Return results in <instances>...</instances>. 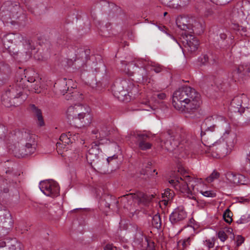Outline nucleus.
I'll list each match as a JSON object with an SVG mask.
<instances>
[{
  "label": "nucleus",
  "mask_w": 250,
  "mask_h": 250,
  "mask_svg": "<svg viewBox=\"0 0 250 250\" xmlns=\"http://www.w3.org/2000/svg\"><path fill=\"white\" fill-rule=\"evenodd\" d=\"M201 103L200 95L190 86H183L173 94V105L182 112L192 115L198 111Z\"/></svg>",
  "instance_id": "nucleus-1"
},
{
  "label": "nucleus",
  "mask_w": 250,
  "mask_h": 250,
  "mask_svg": "<svg viewBox=\"0 0 250 250\" xmlns=\"http://www.w3.org/2000/svg\"><path fill=\"white\" fill-rule=\"evenodd\" d=\"M9 141L13 144L14 147L12 149L15 157L20 158L30 155L36 150L37 141L35 134L29 131L22 129L15 130L9 136Z\"/></svg>",
  "instance_id": "nucleus-2"
},
{
  "label": "nucleus",
  "mask_w": 250,
  "mask_h": 250,
  "mask_svg": "<svg viewBox=\"0 0 250 250\" xmlns=\"http://www.w3.org/2000/svg\"><path fill=\"white\" fill-rule=\"evenodd\" d=\"M225 124L227 131L223 132L220 140L202 150L201 153H207L208 156L215 158H222L230 153L236 143V136L231 131L229 124Z\"/></svg>",
  "instance_id": "nucleus-3"
},
{
  "label": "nucleus",
  "mask_w": 250,
  "mask_h": 250,
  "mask_svg": "<svg viewBox=\"0 0 250 250\" xmlns=\"http://www.w3.org/2000/svg\"><path fill=\"white\" fill-rule=\"evenodd\" d=\"M186 19H182L177 21L178 27L185 32L182 33V42L186 50L191 53L195 52L198 49L199 42L198 39L194 37L192 33L200 34L203 31V27L201 23L192 20V23H186Z\"/></svg>",
  "instance_id": "nucleus-4"
},
{
  "label": "nucleus",
  "mask_w": 250,
  "mask_h": 250,
  "mask_svg": "<svg viewBox=\"0 0 250 250\" xmlns=\"http://www.w3.org/2000/svg\"><path fill=\"white\" fill-rule=\"evenodd\" d=\"M24 81L17 80L16 83L8 89L1 96L2 104L5 107H10L17 106L18 103L23 102L27 98V94H22Z\"/></svg>",
  "instance_id": "nucleus-5"
},
{
  "label": "nucleus",
  "mask_w": 250,
  "mask_h": 250,
  "mask_svg": "<svg viewBox=\"0 0 250 250\" xmlns=\"http://www.w3.org/2000/svg\"><path fill=\"white\" fill-rule=\"evenodd\" d=\"M90 110L89 107L82 104L70 106L66 111V117L70 125L75 126L90 123Z\"/></svg>",
  "instance_id": "nucleus-6"
},
{
  "label": "nucleus",
  "mask_w": 250,
  "mask_h": 250,
  "mask_svg": "<svg viewBox=\"0 0 250 250\" xmlns=\"http://www.w3.org/2000/svg\"><path fill=\"white\" fill-rule=\"evenodd\" d=\"M168 135L167 140L166 141H161L160 145L162 148L167 151L172 152L176 151L179 146L183 148L184 146L186 150H188L187 147L189 148V144L187 139L188 135L184 129H178L172 135H171L169 132H168Z\"/></svg>",
  "instance_id": "nucleus-7"
},
{
  "label": "nucleus",
  "mask_w": 250,
  "mask_h": 250,
  "mask_svg": "<svg viewBox=\"0 0 250 250\" xmlns=\"http://www.w3.org/2000/svg\"><path fill=\"white\" fill-rule=\"evenodd\" d=\"M229 124L225 118L219 115H214L207 118L201 125V136L202 140H205L206 139V135L207 133L208 136L211 135L215 127L217 126L221 131L223 132L227 131L225 124Z\"/></svg>",
  "instance_id": "nucleus-8"
},
{
  "label": "nucleus",
  "mask_w": 250,
  "mask_h": 250,
  "mask_svg": "<svg viewBox=\"0 0 250 250\" xmlns=\"http://www.w3.org/2000/svg\"><path fill=\"white\" fill-rule=\"evenodd\" d=\"M169 183L177 191L185 195L191 193V188H192V190H194L193 183H195V181L192 177L188 175L171 179L169 181Z\"/></svg>",
  "instance_id": "nucleus-9"
},
{
  "label": "nucleus",
  "mask_w": 250,
  "mask_h": 250,
  "mask_svg": "<svg viewBox=\"0 0 250 250\" xmlns=\"http://www.w3.org/2000/svg\"><path fill=\"white\" fill-rule=\"evenodd\" d=\"M19 5L18 2H5L0 9V18L3 22H10L13 18L18 17Z\"/></svg>",
  "instance_id": "nucleus-10"
},
{
  "label": "nucleus",
  "mask_w": 250,
  "mask_h": 250,
  "mask_svg": "<svg viewBox=\"0 0 250 250\" xmlns=\"http://www.w3.org/2000/svg\"><path fill=\"white\" fill-rule=\"evenodd\" d=\"M133 84L130 83L129 87ZM128 83L125 80H123L119 83H116L113 88L114 95L120 101H128L130 100L132 92L129 89Z\"/></svg>",
  "instance_id": "nucleus-11"
},
{
  "label": "nucleus",
  "mask_w": 250,
  "mask_h": 250,
  "mask_svg": "<svg viewBox=\"0 0 250 250\" xmlns=\"http://www.w3.org/2000/svg\"><path fill=\"white\" fill-rule=\"evenodd\" d=\"M249 99L245 94H240L235 96L232 100L229 110L232 112L242 114L243 109L249 105Z\"/></svg>",
  "instance_id": "nucleus-12"
},
{
  "label": "nucleus",
  "mask_w": 250,
  "mask_h": 250,
  "mask_svg": "<svg viewBox=\"0 0 250 250\" xmlns=\"http://www.w3.org/2000/svg\"><path fill=\"white\" fill-rule=\"evenodd\" d=\"M40 188L45 195L52 197L58 196L60 194L58 184L53 180H45L40 182Z\"/></svg>",
  "instance_id": "nucleus-13"
},
{
  "label": "nucleus",
  "mask_w": 250,
  "mask_h": 250,
  "mask_svg": "<svg viewBox=\"0 0 250 250\" xmlns=\"http://www.w3.org/2000/svg\"><path fill=\"white\" fill-rule=\"evenodd\" d=\"M21 79L24 81L23 84L25 85V86H23L22 94H24L23 91L26 87H30V90L35 93H39L41 92V78L38 76H30L28 77L27 79H26V76H24V79L22 77H17V80L19 79L20 81Z\"/></svg>",
  "instance_id": "nucleus-14"
},
{
  "label": "nucleus",
  "mask_w": 250,
  "mask_h": 250,
  "mask_svg": "<svg viewBox=\"0 0 250 250\" xmlns=\"http://www.w3.org/2000/svg\"><path fill=\"white\" fill-rule=\"evenodd\" d=\"M99 145L100 143L98 142H93L86 154V160L88 163L91 165L98 162L99 154L101 152Z\"/></svg>",
  "instance_id": "nucleus-15"
},
{
  "label": "nucleus",
  "mask_w": 250,
  "mask_h": 250,
  "mask_svg": "<svg viewBox=\"0 0 250 250\" xmlns=\"http://www.w3.org/2000/svg\"><path fill=\"white\" fill-rule=\"evenodd\" d=\"M187 217V213L183 206L176 208L169 216V220L173 225L185 219Z\"/></svg>",
  "instance_id": "nucleus-16"
},
{
  "label": "nucleus",
  "mask_w": 250,
  "mask_h": 250,
  "mask_svg": "<svg viewBox=\"0 0 250 250\" xmlns=\"http://www.w3.org/2000/svg\"><path fill=\"white\" fill-rule=\"evenodd\" d=\"M92 133L95 135L93 138L102 140L110 134V127L105 124H103L99 126L98 128L93 130Z\"/></svg>",
  "instance_id": "nucleus-17"
},
{
  "label": "nucleus",
  "mask_w": 250,
  "mask_h": 250,
  "mask_svg": "<svg viewBox=\"0 0 250 250\" xmlns=\"http://www.w3.org/2000/svg\"><path fill=\"white\" fill-rule=\"evenodd\" d=\"M1 227L6 230L10 229L13 226L14 221L10 212L6 210L1 211L0 214Z\"/></svg>",
  "instance_id": "nucleus-18"
},
{
  "label": "nucleus",
  "mask_w": 250,
  "mask_h": 250,
  "mask_svg": "<svg viewBox=\"0 0 250 250\" xmlns=\"http://www.w3.org/2000/svg\"><path fill=\"white\" fill-rule=\"evenodd\" d=\"M227 180L232 185H245V177L241 174H236L234 173L229 172L226 174Z\"/></svg>",
  "instance_id": "nucleus-19"
},
{
  "label": "nucleus",
  "mask_w": 250,
  "mask_h": 250,
  "mask_svg": "<svg viewBox=\"0 0 250 250\" xmlns=\"http://www.w3.org/2000/svg\"><path fill=\"white\" fill-rule=\"evenodd\" d=\"M146 62L144 60H139L137 61L136 64L139 67L137 71L138 74L140 75V78H138L139 81L144 82L147 81L148 78L147 72L144 65L146 64Z\"/></svg>",
  "instance_id": "nucleus-20"
},
{
  "label": "nucleus",
  "mask_w": 250,
  "mask_h": 250,
  "mask_svg": "<svg viewBox=\"0 0 250 250\" xmlns=\"http://www.w3.org/2000/svg\"><path fill=\"white\" fill-rule=\"evenodd\" d=\"M148 136L144 134H140L137 135L138 145L140 149L143 150H146L151 148L152 145L146 142Z\"/></svg>",
  "instance_id": "nucleus-21"
},
{
  "label": "nucleus",
  "mask_w": 250,
  "mask_h": 250,
  "mask_svg": "<svg viewBox=\"0 0 250 250\" xmlns=\"http://www.w3.org/2000/svg\"><path fill=\"white\" fill-rule=\"evenodd\" d=\"M233 77L238 76L240 78L243 79L244 76H249L250 75V65H240L236 70L233 72Z\"/></svg>",
  "instance_id": "nucleus-22"
},
{
  "label": "nucleus",
  "mask_w": 250,
  "mask_h": 250,
  "mask_svg": "<svg viewBox=\"0 0 250 250\" xmlns=\"http://www.w3.org/2000/svg\"><path fill=\"white\" fill-rule=\"evenodd\" d=\"M18 242L15 238H6L4 240H0V248L3 249L8 246L10 250H16V245Z\"/></svg>",
  "instance_id": "nucleus-23"
},
{
  "label": "nucleus",
  "mask_w": 250,
  "mask_h": 250,
  "mask_svg": "<svg viewBox=\"0 0 250 250\" xmlns=\"http://www.w3.org/2000/svg\"><path fill=\"white\" fill-rule=\"evenodd\" d=\"M60 210V208L57 205L46 204L42 209V211L45 216L51 215L54 217L57 211Z\"/></svg>",
  "instance_id": "nucleus-24"
},
{
  "label": "nucleus",
  "mask_w": 250,
  "mask_h": 250,
  "mask_svg": "<svg viewBox=\"0 0 250 250\" xmlns=\"http://www.w3.org/2000/svg\"><path fill=\"white\" fill-rule=\"evenodd\" d=\"M71 91L65 95L67 100H73L80 101L83 99V95L80 94L76 89L71 87Z\"/></svg>",
  "instance_id": "nucleus-25"
},
{
  "label": "nucleus",
  "mask_w": 250,
  "mask_h": 250,
  "mask_svg": "<svg viewBox=\"0 0 250 250\" xmlns=\"http://www.w3.org/2000/svg\"><path fill=\"white\" fill-rule=\"evenodd\" d=\"M144 197V194L141 192H136V193H130L128 194H126L124 195L122 197L121 201L125 202L126 201H131L134 199H137L139 200H141L142 198Z\"/></svg>",
  "instance_id": "nucleus-26"
},
{
  "label": "nucleus",
  "mask_w": 250,
  "mask_h": 250,
  "mask_svg": "<svg viewBox=\"0 0 250 250\" xmlns=\"http://www.w3.org/2000/svg\"><path fill=\"white\" fill-rule=\"evenodd\" d=\"M30 108L32 112L37 116L38 120V124L40 126L44 125V121L41 110L38 109L34 104H31Z\"/></svg>",
  "instance_id": "nucleus-27"
},
{
  "label": "nucleus",
  "mask_w": 250,
  "mask_h": 250,
  "mask_svg": "<svg viewBox=\"0 0 250 250\" xmlns=\"http://www.w3.org/2000/svg\"><path fill=\"white\" fill-rule=\"evenodd\" d=\"M71 89V88L69 89V87L67 86V83L65 80H63L59 83L58 90L63 95H64L65 94L66 95L69 92H70Z\"/></svg>",
  "instance_id": "nucleus-28"
},
{
  "label": "nucleus",
  "mask_w": 250,
  "mask_h": 250,
  "mask_svg": "<svg viewBox=\"0 0 250 250\" xmlns=\"http://www.w3.org/2000/svg\"><path fill=\"white\" fill-rule=\"evenodd\" d=\"M201 62L203 64L208 63L214 64L215 63V58L211 54H204L200 58Z\"/></svg>",
  "instance_id": "nucleus-29"
},
{
  "label": "nucleus",
  "mask_w": 250,
  "mask_h": 250,
  "mask_svg": "<svg viewBox=\"0 0 250 250\" xmlns=\"http://www.w3.org/2000/svg\"><path fill=\"white\" fill-rule=\"evenodd\" d=\"M161 219L160 217V215L159 213H157L153 216L152 220V226L158 229H160L161 227Z\"/></svg>",
  "instance_id": "nucleus-30"
},
{
  "label": "nucleus",
  "mask_w": 250,
  "mask_h": 250,
  "mask_svg": "<svg viewBox=\"0 0 250 250\" xmlns=\"http://www.w3.org/2000/svg\"><path fill=\"white\" fill-rule=\"evenodd\" d=\"M25 48L27 50L26 53L30 56L31 54V51L35 49L32 41L30 40H25L24 42Z\"/></svg>",
  "instance_id": "nucleus-31"
},
{
  "label": "nucleus",
  "mask_w": 250,
  "mask_h": 250,
  "mask_svg": "<svg viewBox=\"0 0 250 250\" xmlns=\"http://www.w3.org/2000/svg\"><path fill=\"white\" fill-rule=\"evenodd\" d=\"M3 44L6 49H10L11 44L13 43V40L10 35L4 36L2 39Z\"/></svg>",
  "instance_id": "nucleus-32"
},
{
  "label": "nucleus",
  "mask_w": 250,
  "mask_h": 250,
  "mask_svg": "<svg viewBox=\"0 0 250 250\" xmlns=\"http://www.w3.org/2000/svg\"><path fill=\"white\" fill-rule=\"evenodd\" d=\"M232 212L229 209L227 208L223 213V218L226 222L230 223L232 221Z\"/></svg>",
  "instance_id": "nucleus-33"
},
{
  "label": "nucleus",
  "mask_w": 250,
  "mask_h": 250,
  "mask_svg": "<svg viewBox=\"0 0 250 250\" xmlns=\"http://www.w3.org/2000/svg\"><path fill=\"white\" fill-rule=\"evenodd\" d=\"M250 221V215L249 214H245L242 215L241 217L236 221V223L238 224H245Z\"/></svg>",
  "instance_id": "nucleus-34"
},
{
  "label": "nucleus",
  "mask_w": 250,
  "mask_h": 250,
  "mask_svg": "<svg viewBox=\"0 0 250 250\" xmlns=\"http://www.w3.org/2000/svg\"><path fill=\"white\" fill-rule=\"evenodd\" d=\"M220 176V173L216 170H213L212 173L206 178L208 183H211L214 180L217 179Z\"/></svg>",
  "instance_id": "nucleus-35"
},
{
  "label": "nucleus",
  "mask_w": 250,
  "mask_h": 250,
  "mask_svg": "<svg viewBox=\"0 0 250 250\" xmlns=\"http://www.w3.org/2000/svg\"><path fill=\"white\" fill-rule=\"evenodd\" d=\"M174 192L169 188H167L165 190L164 193L162 194L163 197H167L168 200L172 199L174 197Z\"/></svg>",
  "instance_id": "nucleus-36"
},
{
  "label": "nucleus",
  "mask_w": 250,
  "mask_h": 250,
  "mask_svg": "<svg viewBox=\"0 0 250 250\" xmlns=\"http://www.w3.org/2000/svg\"><path fill=\"white\" fill-rule=\"evenodd\" d=\"M215 239L212 238L210 239H208L204 241V244L208 249L213 248L214 247Z\"/></svg>",
  "instance_id": "nucleus-37"
},
{
  "label": "nucleus",
  "mask_w": 250,
  "mask_h": 250,
  "mask_svg": "<svg viewBox=\"0 0 250 250\" xmlns=\"http://www.w3.org/2000/svg\"><path fill=\"white\" fill-rule=\"evenodd\" d=\"M60 140L62 142V144H64V145L69 144L71 142V139L70 137H69L65 134H62L61 135L60 137Z\"/></svg>",
  "instance_id": "nucleus-38"
},
{
  "label": "nucleus",
  "mask_w": 250,
  "mask_h": 250,
  "mask_svg": "<svg viewBox=\"0 0 250 250\" xmlns=\"http://www.w3.org/2000/svg\"><path fill=\"white\" fill-rule=\"evenodd\" d=\"M191 238L188 237L187 239L180 240L179 243H181L184 249L187 248L189 245H190Z\"/></svg>",
  "instance_id": "nucleus-39"
},
{
  "label": "nucleus",
  "mask_w": 250,
  "mask_h": 250,
  "mask_svg": "<svg viewBox=\"0 0 250 250\" xmlns=\"http://www.w3.org/2000/svg\"><path fill=\"white\" fill-rule=\"evenodd\" d=\"M200 193L207 197H214L216 196V193L211 190L201 191Z\"/></svg>",
  "instance_id": "nucleus-40"
},
{
  "label": "nucleus",
  "mask_w": 250,
  "mask_h": 250,
  "mask_svg": "<svg viewBox=\"0 0 250 250\" xmlns=\"http://www.w3.org/2000/svg\"><path fill=\"white\" fill-rule=\"evenodd\" d=\"M205 16L206 17H214V12L212 8L207 9L204 13Z\"/></svg>",
  "instance_id": "nucleus-41"
},
{
  "label": "nucleus",
  "mask_w": 250,
  "mask_h": 250,
  "mask_svg": "<svg viewBox=\"0 0 250 250\" xmlns=\"http://www.w3.org/2000/svg\"><path fill=\"white\" fill-rule=\"evenodd\" d=\"M3 71L4 73L9 71V66L8 64L4 63L2 62H0V72Z\"/></svg>",
  "instance_id": "nucleus-42"
},
{
  "label": "nucleus",
  "mask_w": 250,
  "mask_h": 250,
  "mask_svg": "<svg viewBox=\"0 0 250 250\" xmlns=\"http://www.w3.org/2000/svg\"><path fill=\"white\" fill-rule=\"evenodd\" d=\"M218 237L222 242H224L228 238L227 234L223 230L219 231L218 232Z\"/></svg>",
  "instance_id": "nucleus-43"
},
{
  "label": "nucleus",
  "mask_w": 250,
  "mask_h": 250,
  "mask_svg": "<svg viewBox=\"0 0 250 250\" xmlns=\"http://www.w3.org/2000/svg\"><path fill=\"white\" fill-rule=\"evenodd\" d=\"M163 69V68L162 66L157 64L152 66L151 68L152 71H154L156 73H160Z\"/></svg>",
  "instance_id": "nucleus-44"
},
{
  "label": "nucleus",
  "mask_w": 250,
  "mask_h": 250,
  "mask_svg": "<svg viewBox=\"0 0 250 250\" xmlns=\"http://www.w3.org/2000/svg\"><path fill=\"white\" fill-rule=\"evenodd\" d=\"M244 113L246 118L248 121H250V107H246V108L243 109V111L242 112V113Z\"/></svg>",
  "instance_id": "nucleus-45"
},
{
  "label": "nucleus",
  "mask_w": 250,
  "mask_h": 250,
  "mask_svg": "<svg viewBox=\"0 0 250 250\" xmlns=\"http://www.w3.org/2000/svg\"><path fill=\"white\" fill-rule=\"evenodd\" d=\"M190 0H179V4L181 7H185L188 5Z\"/></svg>",
  "instance_id": "nucleus-46"
},
{
  "label": "nucleus",
  "mask_w": 250,
  "mask_h": 250,
  "mask_svg": "<svg viewBox=\"0 0 250 250\" xmlns=\"http://www.w3.org/2000/svg\"><path fill=\"white\" fill-rule=\"evenodd\" d=\"M104 250H117L116 247H114L112 244L106 245Z\"/></svg>",
  "instance_id": "nucleus-47"
},
{
  "label": "nucleus",
  "mask_w": 250,
  "mask_h": 250,
  "mask_svg": "<svg viewBox=\"0 0 250 250\" xmlns=\"http://www.w3.org/2000/svg\"><path fill=\"white\" fill-rule=\"evenodd\" d=\"M244 239L243 237L241 236H238L237 240V245L239 246L241 245L244 242Z\"/></svg>",
  "instance_id": "nucleus-48"
},
{
  "label": "nucleus",
  "mask_w": 250,
  "mask_h": 250,
  "mask_svg": "<svg viewBox=\"0 0 250 250\" xmlns=\"http://www.w3.org/2000/svg\"><path fill=\"white\" fill-rule=\"evenodd\" d=\"M157 97L160 99H164L166 97V95L165 93H160L157 95Z\"/></svg>",
  "instance_id": "nucleus-49"
},
{
  "label": "nucleus",
  "mask_w": 250,
  "mask_h": 250,
  "mask_svg": "<svg viewBox=\"0 0 250 250\" xmlns=\"http://www.w3.org/2000/svg\"><path fill=\"white\" fill-rule=\"evenodd\" d=\"M241 201H240V202L241 203H244V202H249L250 201V198H242L241 199Z\"/></svg>",
  "instance_id": "nucleus-50"
},
{
  "label": "nucleus",
  "mask_w": 250,
  "mask_h": 250,
  "mask_svg": "<svg viewBox=\"0 0 250 250\" xmlns=\"http://www.w3.org/2000/svg\"><path fill=\"white\" fill-rule=\"evenodd\" d=\"M220 37L221 39H222V40H225L227 38V35L226 34L221 33L220 35Z\"/></svg>",
  "instance_id": "nucleus-51"
},
{
  "label": "nucleus",
  "mask_w": 250,
  "mask_h": 250,
  "mask_svg": "<svg viewBox=\"0 0 250 250\" xmlns=\"http://www.w3.org/2000/svg\"><path fill=\"white\" fill-rule=\"evenodd\" d=\"M222 3V4H225L229 3L231 0H219Z\"/></svg>",
  "instance_id": "nucleus-52"
},
{
  "label": "nucleus",
  "mask_w": 250,
  "mask_h": 250,
  "mask_svg": "<svg viewBox=\"0 0 250 250\" xmlns=\"http://www.w3.org/2000/svg\"><path fill=\"white\" fill-rule=\"evenodd\" d=\"M114 158V156L112 157H109L106 159L107 162L109 163V162Z\"/></svg>",
  "instance_id": "nucleus-53"
},
{
  "label": "nucleus",
  "mask_w": 250,
  "mask_h": 250,
  "mask_svg": "<svg viewBox=\"0 0 250 250\" xmlns=\"http://www.w3.org/2000/svg\"><path fill=\"white\" fill-rule=\"evenodd\" d=\"M152 109H153V108H152V106H151L149 105H148L147 106V108L146 109H145V110H147V111H150L151 110H152Z\"/></svg>",
  "instance_id": "nucleus-54"
},
{
  "label": "nucleus",
  "mask_w": 250,
  "mask_h": 250,
  "mask_svg": "<svg viewBox=\"0 0 250 250\" xmlns=\"http://www.w3.org/2000/svg\"><path fill=\"white\" fill-rule=\"evenodd\" d=\"M105 206L106 207H107V208H109L110 204L109 203H106L105 204Z\"/></svg>",
  "instance_id": "nucleus-55"
},
{
  "label": "nucleus",
  "mask_w": 250,
  "mask_h": 250,
  "mask_svg": "<svg viewBox=\"0 0 250 250\" xmlns=\"http://www.w3.org/2000/svg\"><path fill=\"white\" fill-rule=\"evenodd\" d=\"M248 160L250 163V156H248L247 158Z\"/></svg>",
  "instance_id": "nucleus-56"
},
{
  "label": "nucleus",
  "mask_w": 250,
  "mask_h": 250,
  "mask_svg": "<svg viewBox=\"0 0 250 250\" xmlns=\"http://www.w3.org/2000/svg\"><path fill=\"white\" fill-rule=\"evenodd\" d=\"M8 191V190L7 189H4V192H7Z\"/></svg>",
  "instance_id": "nucleus-57"
},
{
  "label": "nucleus",
  "mask_w": 250,
  "mask_h": 250,
  "mask_svg": "<svg viewBox=\"0 0 250 250\" xmlns=\"http://www.w3.org/2000/svg\"><path fill=\"white\" fill-rule=\"evenodd\" d=\"M167 14V12H165V13H164V16H166Z\"/></svg>",
  "instance_id": "nucleus-58"
},
{
  "label": "nucleus",
  "mask_w": 250,
  "mask_h": 250,
  "mask_svg": "<svg viewBox=\"0 0 250 250\" xmlns=\"http://www.w3.org/2000/svg\"><path fill=\"white\" fill-rule=\"evenodd\" d=\"M27 230H28V229H24V230H23V232H22V233H23V232H24L25 231H27Z\"/></svg>",
  "instance_id": "nucleus-59"
},
{
  "label": "nucleus",
  "mask_w": 250,
  "mask_h": 250,
  "mask_svg": "<svg viewBox=\"0 0 250 250\" xmlns=\"http://www.w3.org/2000/svg\"><path fill=\"white\" fill-rule=\"evenodd\" d=\"M0 211L1 212V205L0 204Z\"/></svg>",
  "instance_id": "nucleus-60"
},
{
  "label": "nucleus",
  "mask_w": 250,
  "mask_h": 250,
  "mask_svg": "<svg viewBox=\"0 0 250 250\" xmlns=\"http://www.w3.org/2000/svg\"><path fill=\"white\" fill-rule=\"evenodd\" d=\"M61 145V143H58H58H57V146H59V145Z\"/></svg>",
  "instance_id": "nucleus-61"
},
{
  "label": "nucleus",
  "mask_w": 250,
  "mask_h": 250,
  "mask_svg": "<svg viewBox=\"0 0 250 250\" xmlns=\"http://www.w3.org/2000/svg\"><path fill=\"white\" fill-rule=\"evenodd\" d=\"M0 250H4L3 249L0 248Z\"/></svg>",
  "instance_id": "nucleus-62"
},
{
  "label": "nucleus",
  "mask_w": 250,
  "mask_h": 250,
  "mask_svg": "<svg viewBox=\"0 0 250 250\" xmlns=\"http://www.w3.org/2000/svg\"><path fill=\"white\" fill-rule=\"evenodd\" d=\"M192 198V199H195V198L194 196H193Z\"/></svg>",
  "instance_id": "nucleus-63"
}]
</instances>
